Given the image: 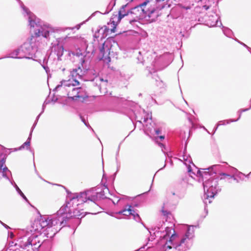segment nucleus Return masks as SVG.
Listing matches in <instances>:
<instances>
[{
	"label": "nucleus",
	"mask_w": 251,
	"mask_h": 251,
	"mask_svg": "<svg viewBox=\"0 0 251 251\" xmlns=\"http://www.w3.org/2000/svg\"><path fill=\"white\" fill-rule=\"evenodd\" d=\"M49 218L40 217L26 229H21L18 231L20 247L29 251L31 248L33 251H36L42 245L41 237H53L58 231L59 227L57 224L52 223L49 226Z\"/></svg>",
	"instance_id": "obj_1"
},
{
	"label": "nucleus",
	"mask_w": 251,
	"mask_h": 251,
	"mask_svg": "<svg viewBox=\"0 0 251 251\" xmlns=\"http://www.w3.org/2000/svg\"><path fill=\"white\" fill-rule=\"evenodd\" d=\"M21 7L23 10V15L27 17L32 35L20 47L21 58L32 59L37 51L40 37L48 38L50 28L46 25H42L39 19L22 3Z\"/></svg>",
	"instance_id": "obj_2"
},
{
	"label": "nucleus",
	"mask_w": 251,
	"mask_h": 251,
	"mask_svg": "<svg viewBox=\"0 0 251 251\" xmlns=\"http://www.w3.org/2000/svg\"><path fill=\"white\" fill-rule=\"evenodd\" d=\"M84 73L80 67L73 69L70 72L68 77L62 80L55 89L73 100L78 98H82L83 90L79 86V79L81 78Z\"/></svg>",
	"instance_id": "obj_3"
},
{
	"label": "nucleus",
	"mask_w": 251,
	"mask_h": 251,
	"mask_svg": "<svg viewBox=\"0 0 251 251\" xmlns=\"http://www.w3.org/2000/svg\"><path fill=\"white\" fill-rule=\"evenodd\" d=\"M109 192V189L107 186L99 185L79 194H74L67 202V206L71 209L77 206L83 207V203L89 201L96 203L97 201L106 198L105 194Z\"/></svg>",
	"instance_id": "obj_4"
},
{
	"label": "nucleus",
	"mask_w": 251,
	"mask_h": 251,
	"mask_svg": "<svg viewBox=\"0 0 251 251\" xmlns=\"http://www.w3.org/2000/svg\"><path fill=\"white\" fill-rule=\"evenodd\" d=\"M77 38L75 37H67L65 38H58L51 43V54L49 58L56 55L58 60H61L64 52L63 44L66 46L70 45L74 46Z\"/></svg>",
	"instance_id": "obj_5"
},
{
	"label": "nucleus",
	"mask_w": 251,
	"mask_h": 251,
	"mask_svg": "<svg viewBox=\"0 0 251 251\" xmlns=\"http://www.w3.org/2000/svg\"><path fill=\"white\" fill-rule=\"evenodd\" d=\"M72 210L70 207L67 206V203L66 205H63L60 209L57 212L56 214L52 216L44 215L41 217H47L49 218V226H51L52 223L57 224V227H59V231L64 226V222L70 217Z\"/></svg>",
	"instance_id": "obj_6"
},
{
	"label": "nucleus",
	"mask_w": 251,
	"mask_h": 251,
	"mask_svg": "<svg viewBox=\"0 0 251 251\" xmlns=\"http://www.w3.org/2000/svg\"><path fill=\"white\" fill-rule=\"evenodd\" d=\"M146 15L149 17L156 10H160L164 7V5L160 4L159 0H147L141 3Z\"/></svg>",
	"instance_id": "obj_7"
},
{
	"label": "nucleus",
	"mask_w": 251,
	"mask_h": 251,
	"mask_svg": "<svg viewBox=\"0 0 251 251\" xmlns=\"http://www.w3.org/2000/svg\"><path fill=\"white\" fill-rule=\"evenodd\" d=\"M146 16L142 4H140L130 10V17L127 20L129 21L130 23H131L145 17Z\"/></svg>",
	"instance_id": "obj_8"
},
{
	"label": "nucleus",
	"mask_w": 251,
	"mask_h": 251,
	"mask_svg": "<svg viewBox=\"0 0 251 251\" xmlns=\"http://www.w3.org/2000/svg\"><path fill=\"white\" fill-rule=\"evenodd\" d=\"M109 37L107 38L102 45V48L100 49V54L99 56L100 60H103L104 63L108 64L110 62V47L108 40Z\"/></svg>",
	"instance_id": "obj_9"
},
{
	"label": "nucleus",
	"mask_w": 251,
	"mask_h": 251,
	"mask_svg": "<svg viewBox=\"0 0 251 251\" xmlns=\"http://www.w3.org/2000/svg\"><path fill=\"white\" fill-rule=\"evenodd\" d=\"M73 54L75 57V59L79 61L82 67H84V64L85 62V56L80 52V50H77L76 52L72 51H69V55Z\"/></svg>",
	"instance_id": "obj_10"
},
{
	"label": "nucleus",
	"mask_w": 251,
	"mask_h": 251,
	"mask_svg": "<svg viewBox=\"0 0 251 251\" xmlns=\"http://www.w3.org/2000/svg\"><path fill=\"white\" fill-rule=\"evenodd\" d=\"M44 110V108L43 107L42 111L41 112V113L40 114H39V115L36 118V121L33 125V126L31 128V130L30 131V133L29 134L28 139H27L25 143H24V144H23L20 147V148H19V150L24 148L25 146H26L27 148H29V146H30V140H31V136H32V132L33 131L34 128L36 126V125L37 124V121L39 120V118L40 115L43 112Z\"/></svg>",
	"instance_id": "obj_11"
},
{
	"label": "nucleus",
	"mask_w": 251,
	"mask_h": 251,
	"mask_svg": "<svg viewBox=\"0 0 251 251\" xmlns=\"http://www.w3.org/2000/svg\"><path fill=\"white\" fill-rule=\"evenodd\" d=\"M82 207L77 206V207L72 208L71 210H72V214H71L70 217H75L77 218H82L84 217L85 215V213L83 211V209H81Z\"/></svg>",
	"instance_id": "obj_12"
},
{
	"label": "nucleus",
	"mask_w": 251,
	"mask_h": 251,
	"mask_svg": "<svg viewBox=\"0 0 251 251\" xmlns=\"http://www.w3.org/2000/svg\"><path fill=\"white\" fill-rule=\"evenodd\" d=\"M122 18L120 16V15L117 13L116 14H113L112 15V18H111V24H113V27L111 28V32L115 33L116 32V25L118 24V23L120 22Z\"/></svg>",
	"instance_id": "obj_13"
},
{
	"label": "nucleus",
	"mask_w": 251,
	"mask_h": 251,
	"mask_svg": "<svg viewBox=\"0 0 251 251\" xmlns=\"http://www.w3.org/2000/svg\"><path fill=\"white\" fill-rule=\"evenodd\" d=\"M127 208H125L122 211H121L119 212V214H123L124 215L126 216H129V215H133L134 217V218L137 220L136 219V217H137L138 219H140V218L138 214H135V211L131 209V206L128 205Z\"/></svg>",
	"instance_id": "obj_14"
},
{
	"label": "nucleus",
	"mask_w": 251,
	"mask_h": 251,
	"mask_svg": "<svg viewBox=\"0 0 251 251\" xmlns=\"http://www.w3.org/2000/svg\"><path fill=\"white\" fill-rule=\"evenodd\" d=\"M126 5V4L123 5L118 12V14L122 18L126 16L128 18L130 17V10L128 11H126L125 10V8Z\"/></svg>",
	"instance_id": "obj_15"
},
{
	"label": "nucleus",
	"mask_w": 251,
	"mask_h": 251,
	"mask_svg": "<svg viewBox=\"0 0 251 251\" xmlns=\"http://www.w3.org/2000/svg\"><path fill=\"white\" fill-rule=\"evenodd\" d=\"M20 48L11 52L6 57H11L14 58H21V53Z\"/></svg>",
	"instance_id": "obj_16"
},
{
	"label": "nucleus",
	"mask_w": 251,
	"mask_h": 251,
	"mask_svg": "<svg viewBox=\"0 0 251 251\" xmlns=\"http://www.w3.org/2000/svg\"><path fill=\"white\" fill-rule=\"evenodd\" d=\"M1 172L2 174V176L7 179H9L8 176L11 175V172L8 170L6 165H4V167L0 169Z\"/></svg>",
	"instance_id": "obj_17"
},
{
	"label": "nucleus",
	"mask_w": 251,
	"mask_h": 251,
	"mask_svg": "<svg viewBox=\"0 0 251 251\" xmlns=\"http://www.w3.org/2000/svg\"><path fill=\"white\" fill-rule=\"evenodd\" d=\"M108 31L109 29L106 26H103L99 30V33L102 34L101 38H105L107 36Z\"/></svg>",
	"instance_id": "obj_18"
},
{
	"label": "nucleus",
	"mask_w": 251,
	"mask_h": 251,
	"mask_svg": "<svg viewBox=\"0 0 251 251\" xmlns=\"http://www.w3.org/2000/svg\"><path fill=\"white\" fill-rule=\"evenodd\" d=\"M83 23L78 24L76 25H75L74 27H63V28H60L59 29H57L56 31L59 32L60 31H64L65 30L67 29H71L73 30L74 29L76 28V29H79L81 26V25H82Z\"/></svg>",
	"instance_id": "obj_19"
},
{
	"label": "nucleus",
	"mask_w": 251,
	"mask_h": 251,
	"mask_svg": "<svg viewBox=\"0 0 251 251\" xmlns=\"http://www.w3.org/2000/svg\"><path fill=\"white\" fill-rule=\"evenodd\" d=\"M14 187L16 188L17 191L18 193L26 201H27V200L25 196L24 195V194L23 193V192L21 191V190L20 189V188L18 187L17 184L14 183Z\"/></svg>",
	"instance_id": "obj_20"
},
{
	"label": "nucleus",
	"mask_w": 251,
	"mask_h": 251,
	"mask_svg": "<svg viewBox=\"0 0 251 251\" xmlns=\"http://www.w3.org/2000/svg\"><path fill=\"white\" fill-rule=\"evenodd\" d=\"M223 176H225V178H226L227 180L230 181L231 182L232 181H235L236 180V179L233 176L226 174H223Z\"/></svg>",
	"instance_id": "obj_21"
},
{
	"label": "nucleus",
	"mask_w": 251,
	"mask_h": 251,
	"mask_svg": "<svg viewBox=\"0 0 251 251\" xmlns=\"http://www.w3.org/2000/svg\"><path fill=\"white\" fill-rule=\"evenodd\" d=\"M188 239V236L186 235L185 237H184L181 239V240L180 242V243L178 245H177L176 248H178L180 247L182 244H184L185 242H186V241Z\"/></svg>",
	"instance_id": "obj_22"
},
{
	"label": "nucleus",
	"mask_w": 251,
	"mask_h": 251,
	"mask_svg": "<svg viewBox=\"0 0 251 251\" xmlns=\"http://www.w3.org/2000/svg\"><path fill=\"white\" fill-rule=\"evenodd\" d=\"M204 171H199L198 172V174H200V175L201 176V177H203L205 175H207L208 174V172L206 171L205 170L206 169H203Z\"/></svg>",
	"instance_id": "obj_23"
},
{
	"label": "nucleus",
	"mask_w": 251,
	"mask_h": 251,
	"mask_svg": "<svg viewBox=\"0 0 251 251\" xmlns=\"http://www.w3.org/2000/svg\"><path fill=\"white\" fill-rule=\"evenodd\" d=\"M42 66L44 68V69L45 70V71L47 72V73H48V72L49 71V67L48 66H47L44 65H43Z\"/></svg>",
	"instance_id": "obj_24"
},
{
	"label": "nucleus",
	"mask_w": 251,
	"mask_h": 251,
	"mask_svg": "<svg viewBox=\"0 0 251 251\" xmlns=\"http://www.w3.org/2000/svg\"><path fill=\"white\" fill-rule=\"evenodd\" d=\"M100 13V12H99V11H96L95 12L93 13L91 15V16H90V17H89V18H88V19L86 21H88V20H89L91 17H92L96 15V14H97V13Z\"/></svg>",
	"instance_id": "obj_25"
},
{
	"label": "nucleus",
	"mask_w": 251,
	"mask_h": 251,
	"mask_svg": "<svg viewBox=\"0 0 251 251\" xmlns=\"http://www.w3.org/2000/svg\"><path fill=\"white\" fill-rule=\"evenodd\" d=\"M162 212L164 216H167L169 214V212L167 211L164 210V209L162 210Z\"/></svg>",
	"instance_id": "obj_26"
},
{
	"label": "nucleus",
	"mask_w": 251,
	"mask_h": 251,
	"mask_svg": "<svg viewBox=\"0 0 251 251\" xmlns=\"http://www.w3.org/2000/svg\"><path fill=\"white\" fill-rule=\"evenodd\" d=\"M5 163V159L3 158L0 161V164H4Z\"/></svg>",
	"instance_id": "obj_27"
},
{
	"label": "nucleus",
	"mask_w": 251,
	"mask_h": 251,
	"mask_svg": "<svg viewBox=\"0 0 251 251\" xmlns=\"http://www.w3.org/2000/svg\"><path fill=\"white\" fill-rule=\"evenodd\" d=\"M155 132L157 135H158L160 133V130L159 129H157L155 130Z\"/></svg>",
	"instance_id": "obj_28"
},
{
	"label": "nucleus",
	"mask_w": 251,
	"mask_h": 251,
	"mask_svg": "<svg viewBox=\"0 0 251 251\" xmlns=\"http://www.w3.org/2000/svg\"><path fill=\"white\" fill-rule=\"evenodd\" d=\"M150 189H151V186H150V185L149 184L148 190H147L146 191H145L143 193H147V192H148L150 191Z\"/></svg>",
	"instance_id": "obj_29"
},
{
	"label": "nucleus",
	"mask_w": 251,
	"mask_h": 251,
	"mask_svg": "<svg viewBox=\"0 0 251 251\" xmlns=\"http://www.w3.org/2000/svg\"><path fill=\"white\" fill-rule=\"evenodd\" d=\"M176 236V235L175 234H173L170 238V241H172L173 240V239H174L175 238V237Z\"/></svg>",
	"instance_id": "obj_30"
},
{
	"label": "nucleus",
	"mask_w": 251,
	"mask_h": 251,
	"mask_svg": "<svg viewBox=\"0 0 251 251\" xmlns=\"http://www.w3.org/2000/svg\"><path fill=\"white\" fill-rule=\"evenodd\" d=\"M1 224H2V225H3L4 227H6V228H9V226H7L6 225H5V224H4V223H2V222H1Z\"/></svg>",
	"instance_id": "obj_31"
},
{
	"label": "nucleus",
	"mask_w": 251,
	"mask_h": 251,
	"mask_svg": "<svg viewBox=\"0 0 251 251\" xmlns=\"http://www.w3.org/2000/svg\"><path fill=\"white\" fill-rule=\"evenodd\" d=\"M159 138L161 140H163L165 138V136L163 135H161L159 136Z\"/></svg>",
	"instance_id": "obj_32"
},
{
	"label": "nucleus",
	"mask_w": 251,
	"mask_h": 251,
	"mask_svg": "<svg viewBox=\"0 0 251 251\" xmlns=\"http://www.w3.org/2000/svg\"><path fill=\"white\" fill-rule=\"evenodd\" d=\"M4 165H5V164H0V169L3 168L4 166Z\"/></svg>",
	"instance_id": "obj_33"
},
{
	"label": "nucleus",
	"mask_w": 251,
	"mask_h": 251,
	"mask_svg": "<svg viewBox=\"0 0 251 251\" xmlns=\"http://www.w3.org/2000/svg\"><path fill=\"white\" fill-rule=\"evenodd\" d=\"M9 236H10V238H12L13 237V233L12 232H10L9 233Z\"/></svg>",
	"instance_id": "obj_34"
},
{
	"label": "nucleus",
	"mask_w": 251,
	"mask_h": 251,
	"mask_svg": "<svg viewBox=\"0 0 251 251\" xmlns=\"http://www.w3.org/2000/svg\"><path fill=\"white\" fill-rule=\"evenodd\" d=\"M8 179V180H9V181H10V182H11V184L14 186V183H15V182H13V181H11V180H10V179H9H9Z\"/></svg>",
	"instance_id": "obj_35"
},
{
	"label": "nucleus",
	"mask_w": 251,
	"mask_h": 251,
	"mask_svg": "<svg viewBox=\"0 0 251 251\" xmlns=\"http://www.w3.org/2000/svg\"><path fill=\"white\" fill-rule=\"evenodd\" d=\"M167 248H169V249H172V247H171V246H168L167 247Z\"/></svg>",
	"instance_id": "obj_36"
},
{
	"label": "nucleus",
	"mask_w": 251,
	"mask_h": 251,
	"mask_svg": "<svg viewBox=\"0 0 251 251\" xmlns=\"http://www.w3.org/2000/svg\"><path fill=\"white\" fill-rule=\"evenodd\" d=\"M190 171H191L190 166H189V172H190Z\"/></svg>",
	"instance_id": "obj_37"
},
{
	"label": "nucleus",
	"mask_w": 251,
	"mask_h": 251,
	"mask_svg": "<svg viewBox=\"0 0 251 251\" xmlns=\"http://www.w3.org/2000/svg\"><path fill=\"white\" fill-rule=\"evenodd\" d=\"M101 81H103V79L102 78H100V79Z\"/></svg>",
	"instance_id": "obj_38"
},
{
	"label": "nucleus",
	"mask_w": 251,
	"mask_h": 251,
	"mask_svg": "<svg viewBox=\"0 0 251 251\" xmlns=\"http://www.w3.org/2000/svg\"><path fill=\"white\" fill-rule=\"evenodd\" d=\"M109 13V11H107L106 12H105V13Z\"/></svg>",
	"instance_id": "obj_39"
},
{
	"label": "nucleus",
	"mask_w": 251,
	"mask_h": 251,
	"mask_svg": "<svg viewBox=\"0 0 251 251\" xmlns=\"http://www.w3.org/2000/svg\"><path fill=\"white\" fill-rule=\"evenodd\" d=\"M2 58H0V59H1Z\"/></svg>",
	"instance_id": "obj_40"
}]
</instances>
